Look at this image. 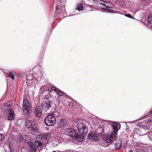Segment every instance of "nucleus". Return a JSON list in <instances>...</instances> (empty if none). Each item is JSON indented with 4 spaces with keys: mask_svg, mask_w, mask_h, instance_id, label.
Segmentation results:
<instances>
[{
    "mask_svg": "<svg viewBox=\"0 0 152 152\" xmlns=\"http://www.w3.org/2000/svg\"><path fill=\"white\" fill-rule=\"evenodd\" d=\"M78 122L77 129L79 133L80 134L86 135L87 133V128L86 125L82 123L79 119H77Z\"/></svg>",
    "mask_w": 152,
    "mask_h": 152,
    "instance_id": "nucleus-3",
    "label": "nucleus"
},
{
    "mask_svg": "<svg viewBox=\"0 0 152 152\" xmlns=\"http://www.w3.org/2000/svg\"><path fill=\"white\" fill-rule=\"evenodd\" d=\"M42 109L40 106H38L35 107L34 110V113L36 116L38 118L41 117L42 115Z\"/></svg>",
    "mask_w": 152,
    "mask_h": 152,
    "instance_id": "nucleus-9",
    "label": "nucleus"
},
{
    "mask_svg": "<svg viewBox=\"0 0 152 152\" xmlns=\"http://www.w3.org/2000/svg\"><path fill=\"white\" fill-rule=\"evenodd\" d=\"M7 113L8 115L7 119L9 120H12L14 117L13 112L11 109H8V110L7 111Z\"/></svg>",
    "mask_w": 152,
    "mask_h": 152,
    "instance_id": "nucleus-13",
    "label": "nucleus"
},
{
    "mask_svg": "<svg viewBox=\"0 0 152 152\" xmlns=\"http://www.w3.org/2000/svg\"><path fill=\"white\" fill-rule=\"evenodd\" d=\"M25 124L26 127L30 131L37 132L38 130L37 125L33 120H26L25 121Z\"/></svg>",
    "mask_w": 152,
    "mask_h": 152,
    "instance_id": "nucleus-1",
    "label": "nucleus"
},
{
    "mask_svg": "<svg viewBox=\"0 0 152 152\" xmlns=\"http://www.w3.org/2000/svg\"><path fill=\"white\" fill-rule=\"evenodd\" d=\"M35 145L38 147L41 146L42 145V143L39 141H35L34 142Z\"/></svg>",
    "mask_w": 152,
    "mask_h": 152,
    "instance_id": "nucleus-24",
    "label": "nucleus"
},
{
    "mask_svg": "<svg viewBox=\"0 0 152 152\" xmlns=\"http://www.w3.org/2000/svg\"><path fill=\"white\" fill-rule=\"evenodd\" d=\"M56 118L54 114L48 115L44 119L45 124L48 126H53L56 122Z\"/></svg>",
    "mask_w": 152,
    "mask_h": 152,
    "instance_id": "nucleus-2",
    "label": "nucleus"
},
{
    "mask_svg": "<svg viewBox=\"0 0 152 152\" xmlns=\"http://www.w3.org/2000/svg\"><path fill=\"white\" fill-rule=\"evenodd\" d=\"M5 106L7 107L8 108H10V103L9 102H7L5 104Z\"/></svg>",
    "mask_w": 152,
    "mask_h": 152,
    "instance_id": "nucleus-31",
    "label": "nucleus"
},
{
    "mask_svg": "<svg viewBox=\"0 0 152 152\" xmlns=\"http://www.w3.org/2000/svg\"><path fill=\"white\" fill-rule=\"evenodd\" d=\"M51 89L52 90L56 91L59 96H61L65 95L64 93H63V92L55 87H53L51 88Z\"/></svg>",
    "mask_w": 152,
    "mask_h": 152,
    "instance_id": "nucleus-12",
    "label": "nucleus"
},
{
    "mask_svg": "<svg viewBox=\"0 0 152 152\" xmlns=\"http://www.w3.org/2000/svg\"><path fill=\"white\" fill-rule=\"evenodd\" d=\"M147 21L148 26L152 29V15H150L148 16Z\"/></svg>",
    "mask_w": 152,
    "mask_h": 152,
    "instance_id": "nucleus-17",
    "label": "nucleus"
},
{
    "mask_svg": "<svg viewBox=\"0 0 152 152\" xmlns=\"http://www.w3.org/2000/svg\"><path fill=\"white\" fill-rule=\"evenodd\" d=\"M66 12L64 10H61V12H60L59 15L60 16H64L65 15Z\"/></svg>",
    "mask_w": 152,
    "mask_h": 152,
    "instance_id": "nucleus-25",
    "label": "nucleus"
},
{
    "mask_svg": "<svg viewBox=\"0 0 152 152\" xmlns=\"http://www.w3.org/2000/svg\"><path fill=\"white\" fill-rule=\"evenodd\" d=\"M148 1H149L150 2H152V0H148Z\"/></svg>",
    "mask_w": 152,
    "mask_h": 152,
    "instance_id": "nucleus-34",
    "label": "nucleus"
},
{
    "mask_svg": "<svg viewBox=\"0 0 152 152\" xmlns=\"http://www.w3.org/2000/svg\"><path fill=\"white\" fill-rule=\"evenodd\" d=\"M66 121L64 120H62L61 121V124L63 126H64L66 124Z\"/></svg>",
    "mask_w": 152,
    "mask_h": 152,
    "instance_id": "nucleus-30",
    "label": "nucleus"
},
{
    "mask_svg": "<svg viewBox=\"0 0 152 152\" xmlns=\"http://www.w3.org/2000/svg\"><path fill=\"white\" fill-rule=\"evenodd\" d=\"M52 152H56L55 151H53Z\"/></svg>",
    "mask_w": 152,
    "mask_h": 152,
    "instance_id": "nucleus-37",
    "label": "nucleus"
},
{
    "mask_svg": "<svg viewBox=\"0 0 152 152\" xmlns=\"http://www.w3.org/2000/svg\"><path fill=\"white\" fill-rule=\"evenodd\" d=\"M2 129L1 127H0V131Z\"/></svg>",
    "mask_w": 152,
    "mask_h": 152,
    "instance_id": "nucleus-36",
    "label": "nucleus"
},
{
    "mask_svg": "<svg viewBox=\"0 0 152 152\" xmlns=\"http://www.w3.org/2000/svg\"><path fill=\"white\" fill-rule=\"evenodd\" d=\"M83 8V5L81 4H79L77 5V7L75 8L76 10H78L79 11L82 10Z\"/></svg>",
    "mask_w": 152,
    "mask_h": 152,
    "instance_id": "nucleus-22",
    "label": "nucleus"
},
{
    "mask_svg": "<svg viewBox=\"0 0 152 152\" xmlns=\"http://www.w3.org/2000/svg\"><path fill=\"white\" fill-rule=\"evenodd\" d=\"M125 15L128 18H133L132 17H131V16L130 14H125Z\"/></svg>",
    "mask_w": 152,
    "mask_h": 152,
    "instance_id": "nucleus-32",
    "label": "nucleus"
},
{
    "mask_svg": "<svg viewBox=\"0 0 152 152\" xmlns=\"http://www.w3.org/2000/svg\"><path fill=\"white\" fill-rule=\"evenodd\" d=\"M151 114H152V109L150 112H149L147 115H146L144 117H143V118L141 119L148 118L149 116H150Z\"/></svg>",
    "mask_w": 152,
    "mask_h": 152,
    "instance_id": "nucleus-26",
    "label": "nucleus"
},
{
    "mask_svg": "<svg viewBox=\"0 0 152 152\" xmlns=\"http://www.w3.org/2000/svg\"><path fill=\"white\" fill-rule=\"evenodd\" d=\"M30 145V148L31 152H35L36 151V148L33 143H31Z\"/></svg>",
    "mask_w": 152,
    "mask_h": 152,
    "instance_id": "nucleus-21",
    "label": "nucleus"
},
{
    "mask_svg": "<svg viewBox=\"0 0 152 152\" xmlns=\"http://www.w3.org/2000/svg\"><path fill=\"white\" fill-rule=\"evenodd\" d=\"M47 136L46 135L42 134H39L37 135L36 139L37 140H40L43 139H45L46 138Z\"/></svg>",
    "mask_w": 152,
    "mask_h": 152,
    "instance_id": "nucleus-18",
    "label": "nucleus"
},
{
    "mask_svg": "<svg viewBox=\"0 0 152 152\" xmlns=\"http://www.w3.org/2000/svg\"><path fill=\"white\" fill-rule=\"evenodd\" d=\"M88 137L91 140L97 141L99 139L98 137L96 136L95 134L92 132H91L88 134Z\"/></svg>",
    "mask_w": 152,
    "mask_h": 152,
    "instance_id": "nucleus-10",
    "label": "nucleus"
},
{
    "mask_svg": "<svg viewBox=\"0 0 152 152\" xmlns=\"http://www.w3.org/2000/svg\"><path fill=\"white\" fill-rule=\"evenodd\" d=\"M121 125L118 123H113L112 125V128L113 129L114 132L115 133H116L118 129L120 128Z\"/></svg>",
    "mask_w": 152,
    "mask_h": 152,
    "instance_id": "nucleus-11",
    "label": "nucleus"
},
{
    "mask_svg": "<svg viewBox=\"0 0 152 152\" xmlns=\"http://www.w3.org/2000/svg\"><path fill=\"white\" fill-rule=\"evenodd\" d=\"M98 3L103 6H104L106 7V8H103L102 9L104 10V11L105 12H111L112 11L110 10H109L107 9V8H110L111 7L108 6V1H104L102 0H99L98 1Z\"/></svg>",
    "mask_w": 152,
    "mask_h": 152,
    "instance_id": "nucleus-7",
    "label": "nucleus"
},
{
    "mask_svg": "<svg viewBox=\"0 0 152 152\" xmlns=\"http://www.w3.org/2000/svg\"><path fill=\"white\" fill-rule=\"evenodd\" d=\"M150 123H152V116L145 120V123L148 124Z\"/></svg>",
    "mask_w": 152,
    "mask_h": 152,
    "instance_id": "nucleus-23",
    "label": "nucleus"
},
{
    "mask_svg": "<svg viewBox=\"0 0 152 152\" xmlns=\"http://www.w3.org/2000/svg\"><path fill=\"white\" fill-rule=\"evenodd\" d=\"M115 134L112 133L110 135L108 134L105 136L103 138V139L105 142L108 143L107 145H109L111 144V143L113 141V137Z\"/></svg>",
    "mask_w": 152,
    "mask_h": 152,
    "instance_id": "nucleus-6",
    "label": "nucleus"
},
{
    "mask_svg": "<svg viewBox=\"0 0 152 152\" xmlns=\"http://www.w3.org/2000/svg\"><path fill=\"white\" fill-rule=\"evenodd\" d=\"M135 151H136V152H147V151L145 150L144 151H143V150H142V151L141 149H136V148H135Z\"/></svg>",
    "mask_w": 152,
    "mask_h": 152,
    "instance_id": "nucleus-27",
    "label": "nucleus"
},
{
    "mask_svg": "<svg viewBox=\"0 0 152 152\" xmlns=\"http://www.w3.org/2000/svg\"><path fill=\"white\" fill-rule=\"evenodd\" d=\"M129 152H132V150H130L129 151Z\"/></svg>",
    "mask_w": 152,
    "mask_h": 152,
    "instance_id": "nucleus-35",
    "label": "nucleus"
},
{
    "mask_svg": "<svg viewBox=\"0 0 152 152\" xmlns=\"http://www.w3.org/2000/svg\"><path fill=\"white\" fill-rule=\"evenodd\" d=\"M96 132L100 136L104 135V127L102 126H99L96 131Z\"/></svg>",
    "mask_w": 152,
    "mask_h": 152,
    "instance_id": "nucleus-14",
    "label": "nucleus"
},
{
    "mask_svg": "<svg viewBox=\"0 0 152 152\" xmlns=\"http://www.w3.org/2000/svg\"><path fill=\"white\" fill-rule=\"evenodd\" d=\"M2 135L1 134H0V141L2 139Z\"/></svg>",
    "mask_w": 152,
    "mask_h": 152,
    "instance_id": "nucleus-33",
    "label": "nucleus"
},
{
    "mask_svg": "<svg viewBox=\"0 0 152 152\" xmlns=\"http://www.w3.org/2000/svg\"><path fill=\"white\" fill-rule=\"evenodd\" d=\"M7 74V76L10 77L12 79V80L15 79V75L11 71H8Z\"/></svg>",
    "mask_w": 152,
    "mask_h": 152,
    "instance_id": "nucleus-19",
    "label": "nucleus"
},
{
    "mask_svg": "<svg viewBox=\"0 0 152 152\" xmlns=\"http://www.w3.org/2000/svg\"><path fill=\"white\" fill-rule=\"evenodd\" d=\"M22 107L23 114L25 115H28L29 114L31 107L29 101L26 99H23Z\"/></svg>",
    "mask_w": 152,
    "mask_h": 152,
    "instance_id": "nucleus-4",
    "label": "nucleus"
},
{
    "mask_svg": "<svg viewBox=\"0 0 152 152\" xmlns=\"http://www.w3.org/2000/svg\"><path fill=\"white\" fill-rule=\"evenodd\" d=\"M42 108L44 109V110L47 111L51 109V106L49 101L47 99L44 102L42 105Z\"/></svg>",
    "mask_w": 152,
    "mask_h": 152,
    "instance_id": "nucleus-8",
    "label": "nucleus"
},
{
    "mask_svg": "<svg viewBox=\"0 0 152 152\" xmlns=\"http://www.w3.org/2000/svg\"><path fill=\"white\" fill-rule=\"evenodd\" d=\"M116 1L119 2L118 4L121 6H123L124 4V2L123 1H121V0H119V1L116 0Z\"/></svg>",
    "mask_w": 152,
    "mask_h": 152,
    "instance_id": "nucleus-28",
    "label": "nucleus"
},
{
    "mask_svg": "<svg viewBox=\"0 0 152 152\" xmlns=\"http://www.w3.org/2000/svg\"><path fill=\"white\" fill-rule=\"evenodd\" d=\"M64 132L66 134L71 137H74L77 135L76 130L73 128L66 129H65Z\"/></svg>",
    "mask_w": 152,
    "mask_h": 152,
    "instance_id": "nucleus-5",
    "label": "nucleus"
},
{
    "mask_svg": "<svg viewBox=\"0 0 152 152\" xmlns=\"http://www.w3.org/2000/svg\"><path fill=\"white\" fill-rule=\"evenodd\" d=\"M121 141H119L118 142L115 143V149L117 150H119L121 148Z\"/></svg>",
    "mask_w": 152,
    "mask_h": 152,
    "instance_id": "nucleus-20",
    "label": "nucleus"
},
{
    "mask_svg": "<svg viewBox=\"0 0 152 152\" xmlns=\"http://www.w3.org/2000/svg\"><path fill=\"white\" fill-rule=\"evenodd\" d=\"M148 136L149 139L152 141V132H149Z\"/></svg>",
    "mask_w": 152,
    "mask_h": 152,
    "instance_id": "nucleus-29",
    "label": "nucleus"
},
{
    "mask_svg": "<svg viewBox=\"0 0 152 152\" xmlns=\"http://www.w3.org/2000/svg\"><path fill=\"white\" fill-rule=\"evenodd\" d=\"M76 141L78 142H82L84 141V136L83 135H78L77 133V135L75 137Z\"/></svg>",
    "mask_w": 152,
    "mask_h": 152,
    "instance_id": "nucleus-16",
    "label": "nucleus"
},
{
    "mask_svg": "<svg viewBox=\"0 0 152 152\" xmlns=\"http://www.w3.org/2000/svg\"><path fill=\"white\" fill-rule=\"evenodd\" d=\"M62 2L63 1L62 0H56V8L57 10L59 9L61 10L60 8L61 7H62V6H61V5H62Z\"/></svg>",
    "mask_w": 152,
    "mask_h": 152,
    "instance_id": "nucleus-15",
    "label": "nucleus"
}]
</instances>
